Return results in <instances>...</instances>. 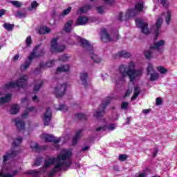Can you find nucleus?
Listing matches in <instances>:
<instances>
[{
    "instance_id": "obj_32",
    "label": "nucleus",
    "mask_w": 177,
    "mask_h": 177,
    "mask_svg": "<svg viewBox=\"0 0 177 177\" xmlns=\"http://www.w3.org/2000/svg\"><path fill=\"white\" fill-rule=\"evenodd\" d=\"M75 118H77V120H81L82 121H86V120H88V117L84 113H76Z\"/></svg>"
},
{
    "instance_id": "obj_17",
    "label": "nucleus",
    "mask_w": 177,
    "mask_h": 177,
    "mask_svg": "<svg viewBox=\"0 0 177 177\" xmlns=\"http://www.w3.org/2000/svg\"><path fill=\"white\" fill-rule=\"evenodd\" d=\"M165 45V41L160 40L158 42L153 43V44L150 45V49H153V50H160L161 46Z\"/></svg>"
},
{
    "instance_id": "obj_14",
    "label": "nucleus",
    "mask_w": 177,
    "mask_h": 177,
    "mask_svg": "<svg viewBox=\"0 0 177 177\" xmlns=\"http://www.w3.org/2000/svg\"><path fill=\"white\" fill-rule=\"evenodd\" d=\"M101 41L102 42H110L111 41V37L109 32H107V30L106 28H102L101 30Z\"/></svg>"
},
{
    "instance_id": "obj_10",
    "label": "nucleus",
    "mask_w": 177,
    "mask_h": 177,
    "mask_svg": "<svg viewBox=\"0 0 177 177\" xmlns=\"http://www.w3.org/2000/svg\"><path fill=\"white\" fill-rule=\"evenodd\" d=\"M136 24L138 28L141 29L142 34H145V35L150 34V30H149V24L145 23L140 19H136Z\"/></svg>"
},
{
    "instance_id": "obj_30",
    "label": "nucleus",
    "mask_w": 177,
    "mask_h": 177,
    "mask_svg": "<svg viewBox=\"0 0 177 177\" xmlns=\"http://www.w3.org/2000/svg\"><path fill=\"white\" fill-rule=\"evenodd\" d=\"M139 95H140V90H139V86H136L134 87V94L131 97V100H135V99H137Z\"/></svg>"
},
{
    "instance_id": "obj_13",
    "label": "nucleus",
    "mask_w": 177,
    "mask_h": 177,
    "mask_svg": "<svg viewBox=\"0 0 177 177\" xmlns=\"http://www.w3.org/2000/svg\"><path fill=\"white\" fill-rule=\"evenodd\" d=\"M42 139L45 140V142L48 143H55V145L60 142V138H57L53 135L50 134H44L42 136Z\"/></svg>"
},
{
    "instance_id": "obj_40",
    "label": "nucleus",
    "mask_w": 177,
    "mask_h": 177,
    "mask_svg": "<svg viewBox=\"0 0 177 177\" xmlns=\"http://www.w3.org/2000/svg\"><path fill=\"white\" fill-rule=\"evenodd\" d=\"M11 3L15 6V8H21V6H23V3H21V2L19 1H12Z\"/></svg>"
},
{
    "instance_id": "obj_3",
    "label": "nucleus",
    "mask_w": 177,
    "mask_h": 177,
    "mask_svg": "<svg viewBox=\"0 0 177 177\" xmlns=\"http://www.w3.org/2000/svg\"><path fill=\"white\" fill-rule=\"evenodd\" d=\"M72 155L71 151H66L63 153H59L56 158H51L48 160H45L44 167L48 168L49 166L53 165L55 162L59 164V162H62V161H66V160H68Z\"/></svg>"
},
{
    "instance_id": "obj_58",
    "label": "nucleus",
    "mask_w": 177,
    "mask_h": 177,
    "mask_svg": "<svg viewBox=\"0 0 177 177\" xmlns=\"http://www.w3.org/2000/svg\"><path fill=\"white\" fill-rule=\"evenodd\" d=\"M27 117H28V111H25L22 114V118H27Z\"/></svg>"
},
{
    "instance_id": "obj_53",
    "label": "nucleus",
    "mask_w": 177,
    "mask_h": 177,
    "mask_svg": "<svg viewBox=\"0 0 177 177\" xmlns=\"http://www.w3.org/2000/svg\"><path fill=\"white\" fill-rule=\"evenodd\" d=\"M39 67V68H47L46 63H44V61L40 62Z\"/></svg>"
},
{
    "instance_id": "obj_22",
    "label": "nucleus",
    "mask_w": 177,
    "mask_h": 177,
    "mask_svg": "<svg viewBox=\"0 0 177 177\" xmlns=\"http://www.w3.org/2000/svg\"><path fill=\"white\" fill-rule=\"evenodd\" d=\"M19 111H20V106L17 104H13L10 109V113L12 115L17 114Z\"/></svg>"
},
{
    "instance_id": "obj_5",
    "label": "nucleus",
    "mask_w": 177,
    "mask_h": 177,
    "mask_svg": "<svg viewBox=\"0 0 177 177\" xmlns=\"http://www.w3.org/2000/svg\"><path fill=\"white\" fill-rule=\"evenodd\" d=\"M27 81H28V76L24 75L20 77L16 82H10L4 85L6 89L10 88H26L27 86Z\"/></svg>"
},
{
    "instance_id": "obj_36",
    "label": "nucleus",
    "mask_w": 177,
    "mask_h": 177,
    "mask_svg": "<svg viewBox=\"0 0 177 177\" xmlns=\"http://www.w3.org/2000/svg\"><path fill=\"white\" fill-rule=\"evenodd\" d=\"M154 73V68L153 67V64H149L147 68V75H150Z\"/></svg>"
},
{
    "instance_id": "obj_23",
    "label": "nucleus",
    "mask_w": 177,
    "mask_h": 177,
    "mask_svg": "<svg viewBox=\"0 0 177 177\" xmlns=\"http://www.w3.org/2000/svg\"><path fill=\"white\" fill-rule=\"evenodd\" d=\"M81 133H82V130H78L76 133H75V136L73 138L72 140V145L73 146H75L77 145V143H78V139H80V138H81Z\"/></svg>"
},
{
    "instance_id": "obj_25",
    "label": "nucleus",
    "mask_w": 177,
    "mask_h": 177,
    "mask_svg": "<svg viewBox=\"0 0 177 177\" xmlns=\"http://www.w3.org/2000/svg\"><path fill=\"white\" fill-rule=\"evenodd\" d=\"M72 26H73V20L68 21L64 26V31H65V32H71Z\"/></svg>"
},
{
    "instance_id": "obj_46",
    "label": "nucleus",
    "mask_w": 177,
    "mask_h": 177,
    "mask_svg": "<svg viewBox=\"0 0 177 177\" xmlns=\"http://www.w3.org/2000/svg\"><path fill=\"white\" fill-rule=\"evenodd\" d=\"M128 106H129V103L128 102H123L121 104L122 110H128Z\"/></svg>"
},
{
    "instance_id": "obj_21",
    "label": "nucleus",
    "mask_w": 177,
    "mask_h": 177,
    "mask_svg": "<svg viewBox=\"0 0 177 177\" xmlns=\"http://www.w3.org/2000/svg\"><path fill=\"white\" fill-rule=\"evenodd\" d=\"M80 80L84 88H88V73H81Z\"/></svg>"
},
{
    "instance_id": "obj_4",
    "label": "nucleus",
    "mask_w": 177,
    "mask_h": 177,
    "mask_svg": "<svg viewBox=\"0 0 177 177\" xmlns=\"http://www.w3.org/2000/svg\"><path fill=\"white\" fill-rule=\"evenodd\" d=\"M79 44H80V46L84 48L88 52H90L91 59L93 60L94 63H100L102 62V58L99 57V56L96 55L93 53V46L89 44V41L84 38H79Z\"/></svg>"
},
{
    "instance_id": "obj_24",
    "label": "nucleus",
    "mask_w": 177,
    "mask_h": 177,
    "mask_svg": "<svg viewBox=\"0 0 177 177\" xmlns=\"http://www.w3.org/2000/svg\"><path fill=\"white\" fill-rule=\"evenodd\" d=\"M138 13L136 12V10L135 8H130L126 12V17L129 19L131 17H135Z\"/></svg>"
},
{
    "instance_id": "obj_55",
    "label": "nucleus",
    "mask_w": 177,
    "mask_h": 177,
    "mask_svg": "<svg viewBox=\"0 0 177 177\" xmlns=\"http://www.w3.org/2000/svg\"><path fill=\"white\" fill-rule=\"evenodd\" d=\"M108 129H109V131H114V129H115V124H109V126L108 127Z\"/></svg>"
},
{
    "instance_id": "obj_54",
    "label": "nucleus",
    "mask_w": 177,
    "mask_h": 177,
    "mask_svg": "<svg viewBox=\"0 0 177 177\" xmlns=\"http://www.w3.org/2000/svg\"><path fill=\"white\" fill-rule=\"evenodd\" d=\"M0 177H13V175L10 174H3V173H0Z\"/></svg>"
},
{
    "instance_id": "obj_19",
    "label": "nucleus",
    "mask_w": 177,
    "mask_h": 177,
    "mask_svg": "<svg viewBox=\"0 0 177 177\" xmlns=\"http://www.w3.org/2000/svg\"><path fill=\"white\" fill-rule=\"evenodd\" d=\"M0 93V96H1ZM12 100V94L8 93L5 95V97H0V104H3L5 103H9Z\"/></svg>"
},
{
    "instance_id": "obj_26",
    "label": "nucleus",
    "mask_w": 177,
    "mask_h": 177,
    "mask_svg": "<svg viewBox=\"0 0 177 177\" xmlns=\"http://www.w3.org/2000/svg\"><path fill=\"white\" fill-rule=\"evenodd\" d=\"M58 73H67L70 71V66L68 65H62L61 67L57 68Z\"/></svg>"
},
{
    "instance_id": "obj_28",
    "label": "nucleus",
    "mask_w": 177,
    "mask_h": 177,
    "mask_svg": "<svg viewBox=\"0 0 177 177\" xmlns=\"http://www.w3.org/2000/svg\"><path fill=\"white\" fill-rule=\"evenodd\" d=\"M91 9H92V6L91 4H87L81 7L79 10L81 13H86V12H88V10H91Z\"/></svg>"
},
{
    "instance_id": "obj_44",
    "label": "nucleus",
    "mask_w": 177,
    "mask_h": 177,
    "mask_svg": "<svg viewBox=\"0 0 177 177\" xmlns=\"http://www.w3.org/2000/svg\"><path fill=\"white\" fill-rule=\"evenodd\" d=\"M19 153H20L19 151H11V152H9L10 158H15V157H16Z\"/></svg>"
},
{
    "instance_id": "obj_18",
    "label": "nucleus",
    "mask_w": 177,
    "mask_h": 177,
    "mask_svg": "<svg viewBox=\"0 0 177 177\" xmlns=\"http://www.w3.org/2000/svg\"><path fill=\"white\" fill-rule=\"evenodd\" d=\"M89 21V18L85 16H80L76 21V26H85Z\"/></svg>"
},
{
    "instance_id": "obj_45",
    "label": "nucleus",
    "mask_w": 177,
    "mask_h": 177,
    "mask_svg": "<svg viewBox=\"0 0 177 177\" xmlns=\"http://www.w3.org/2000/svg\"><path fill=\"white\" fill-rule=\"evenodd\" d=\"M128 158V155L127 154H121L118 157L119 161H125Z\"/></svg>"
},
{
    "instance_id": "obj_20",
    "label": "nucleus",
    "mask_w": 177,
    "mask_h": 177,
    "mask_svg": "<svg viewBox=\"0 0 177 177\" xmlns=\"http://www.w3.org/2000/svg\"><path fill=\"white\" fill-rule=\"evenodd\" d=\"M47 148L48 147L46 145L39 146L38 145V142H35L34 145H30V149H32V150H36V151H41V150H46Z\"/></svg>"
},
{
    "instance_id": "obj_33",
    "label": "nucleus",
    "mask_w": 177,
    "mask_h": 177,
    "mask_svg": "<svg viewBox=\"0 0 177 177\" xmlns=\"http://www.w3.org/2000/svg\"><path fill=\"white\" fill-rule=\"evenodd\" d=\"M42 85H44V82L41 81L39 84H35L33 87L34 93H37L41 88H42Z\"/></svg>"
},
{
    "instance_id": "obj_8",
    "label": "nucleus",
    "mask_w": 177,
    "mask_h": 177,
    "mask_svg": "<svg viewBox=\"0 0 177 177\" xmlns=\"http://www.w3.org/2000/svg\"><path fill=\"white\" fill-rule=\"evenodd\" d=\"M64 49H66V46L57 44V38H53L51 41V48L50 49V52L60 53L64 52Z\"/></svg>"
},
{
    "instance_id": "obj_41",
    "label": "nucleus",
    "mask_w": 177,
    "mask_h": 177,
    "mask_svg": "<svg viewBox=\"0 0 177 177\" xmlns=\"http://www.w3.org/2000/svg\"><path fill=\"white\" fill-rule=\"evenodd\" d=\"M26 44L28 48H30V46H31V44H32V39H31V36H29L26 38Z\"/></svg>"
},
{
    "instance_id": "obj_42",
    "label": "nucleus",
    "mask_w": 177,
    "mask_h": 177,
    "mask_svg": "<svg viewBox=\"0 0 177 177\" xmlns=\"http://www.w3.org/2000/svg\"><path fill=\"white\" fill-rule=\"evenodd\" d=\"M28 174H29V175H34V176L37 177L38 176V174H41V171L34 169L30 170Z\"/></svg>"
},
{
    "instance_id": "obj_48",
    "label": "nucleus",
    "mask_w": 177,
    "mask_h": 177,
    "mask_svg": "<svg viewBox=\"0 0 177 177\" xmlns=\"http://www.w3.org/2000/svg\"><path fill=\"white\" fill-rule=\"evenodd\" d=\"M70 12H71V7H68L67 9H65L63 10L62 15V16H67V15H68V13H70Z\"/></svg>"
},
{
    "instance_id": "obj_47",
    "label": "nucleus",
    "mask_w": 177,
    "mask_h": 177,
    "mask_svg": "<svg viewBox=\"0 0 177 177\" xmlns=\"http://www.w3.org/2000/svg\"><path fill=\"white\" fill-rule=\"evenodd\" d=\"M10 158V155H9V152H6V155L3 156V162H6V161H8Z\"/></svg>"
},
{
    "instance_id": "obj_2",
    "label": "nucleus",
    "mask_w": 177,
    "mask_h": 177,
    "mask_svg": "<svg viewBox=\"0 0 177 177\" xmlns=\"http://www.w3.org/2000/svg\"><path fill=\"white\" fill-rule=\"evenodd\" d=\"M41 48V44H39L35 47L33 49L32 53H30V56L28 57V60H26L23 65L21 66V70L24 71L30 66H31V63H32V59H35V57H43L45 56V48H41L40 50L38 51V49Z\"/></svg>"
},
{
    "instance_id": "obj_37",
    "label": "nucleus",
    "mask_w": 177,
    "mask_h": 177,
    "mask_svg": "<svg viewBox=\"0 0 177 177\" xmlns=\"http://www.w3.org/2000/svg\"><path fill=\"white\" fill-rule=\"evenodd\" d=\"M157 70L160 73V74H167L168 73V69L165 68V67L160 66H157Z\"/></svg>"
},
{
    "instance_id": "obj_11",
    "label": "nucleus",
    "mask_w": 177,
    "mask_h": 177,
    "mask_svg": "<svg viewBox=\"0 0 177 177\" xmlns=\"http://www.w3.org/2000/svg\"><path fill=\"white\" fill-rule=\"evenodd\" d=\"M161 26H162V18H159L157 19L156 24L152 26V28L154 30V41H157V39H158Z\"/></svg>"
},
{
    "instance_id": "obj_15",
    "label": "nucleus",
    "mask_w": 177,
    "mask_h": 177,
    "mask_svg": "<svg viewBox=\"0 0 177 177\" xmlns=\"http://www.w3.org/2000/svg\"><path fill=\"white\" fill-rule=\"evenodd\" d=\"M131 56V53L127 52L125 50H121L118 52L117 54L113 56V59H118V57H123L124 59H129Z\"/></svg>"
},
{
    "instance_id": "obj_63",
    "label": "nucleus",
    "mask_w": 177,
    "mask_h": 177,
    "mask_svg": "<svg viewBox=\"0 0 177 177\" xmlns=\"http://www.w3.org/2000/svg\"><path fill=\"white\" fill-rule=\"evenodd\" d=\"M151 111V109H144L142 111L143 114H149V113Z\"/></svg>"
},
{
    "instance_id": "obj_57",
    "label": "nucleus",
    "mask_w": 177,
    "mask_h": 177,
    "mask_svg": "<svg viewBox=\"0 0 177 177\" xmlns=\"http://www.w3.org/2000/svg\"><path fill=\"white\" fill-rule=\"evenodd\" d=\"M131 93H132V91L127 89L126 93L124 95V97H128Z\"/></svg>"
},
{
    "instance_id": "obj_12",
    "label": "nucleus",
    "mask_w": 177,
    "mask_h": 177,
    "mask_svg": "<svg viewBox=\"0 0 177 177\" xmlns=\"http://www.w3.org/2000/svg\"><path fill=\"white\" fill-rule=\"evenodd\" d=\"M50 121H52V110L50 108H48L44 113L43 122L44 127H49Z\"/></svg>"
},
{
    "instance_id": "obj_49",
    "label": "nucleus",
    "mask_w": 177,
    "mask_h": 177,
    "mask_svg": "<svg viewBox=\"0 0 177 177\" xmlns=\"http://www.w3.org/2000/svg\"><path fill=\"white\" fill-rule=\"evenodd\" d=\"M96 10L98 13H100V15H103L104 12V7L103 6L96 7Z\"/></svg>"
},
{
    "instance_id": "obj_50",
    "label": "nucleus",
    "mask_w": 177,
    "mask_h": 177,
    "mask_svg": "<svg viewBox=\"0 0 177 177\" xmlns=\"http://www.w3.org/2000/svg\"><path fill=\"white\" fill-rule=\"evenodd\" d=\"M68 59V57L66 55H62L58 58V60L59 62H67Z\"/></svg>"
},
{
    "instance_id": "obj_38",
    "label": "nucleus",
    "mask_w": 177,
    "mask_h": 177,
    "mask_svg": "<svg viewBox=\"0 0 177 177\" xmlns=\"http://www.w3.org/2000/svg\"><path fill=\"white\" fill-rule=\"evenodd\" d=\"M143 8H145V6H143V3H138L136 4L134 9L136 10H138V12H142L143 10Z\"/></svg>"
},
{
    "instance_id": "obj_51",
    "label": "nucleus",
    "mask_w": 177,
    "mask_h": 177,
    "mask_svg": "<svg viewBox=\"0 0 177 177\" xmlns=\"http://www.w3.org/2000/svg\"><path fill=\"white\" fill-rule=\"evenodd\" d=\"M55 62H56L55 60L53 59L51 61H49V62H46V67L47 68L48 67H53L54 66Z\"/></svg>"
},
{
    "instance_id": "obj_64",
    "label": "nucleus",
    "mask_w": 177,
    "mask_h": 177,
    "mask_svg": "<svg viewBox=\"0 0 177 177\" xmlns=\"http://www.w3.org/2000/svg\"><path fill=\"white\" fill-rule=\"evenodd\" d=\"M89 150L88 146H85L84 148L82 149V151H88Z\"/></svg>"
},
{
    "instance_id": "obj_31",
    "label": "nucleus",
    "mask_w": 177,
    "mask_h": 177,
    "mask_svg": "<svg viewBox=\"0 0 177 177\" xmlns=\"http://www.w3.org/2000/svg\"><path fill=\"white\" fill-rule=\"evenodd\" d=\"M22 142L23 138L19 137L14 140V142H12V146H14V147H19V146H20V145H21Z\"/></svg>"
},
{
    "instance_id": "obj_29",
    "label": "nucleus",
    "mask_w": 177,
    "mask_h": 177,
    "mask_svg": "<svg viewBox=\"0 0 177 177\" xmlns=\"http://www.w3.org/2000/svg\"><path fill=\"white\" fill-rule=\"evenodd\" d=\"M50 28L46 26H42L39 29V34H49L50 32Z\"/></svg>"
},
{
    "instance_id": "obj_27",
    "label": "nucleus",
    "mask_w": 177,
    "mask_h": 177,
    "mask_svg": "<svg viewBox=\"0 0 177 177\" xmlns=\"http://www.w3.org/2000/svg\"><path fill=\"white\" fill-rule=\"evenodd\" d=\"M153 50H154V49H151L149 46V49L144 51V55L147 60H150V59L153 57Z\"/></svg>"
},
{
    "instance_id": "obj_59",
    "label": "nucleus",
    "mask_w": 177,
    "mask_h": 177,
    "mask_svg": "<svg viewBox=\"0 0 177 177\" xmlns=\"http://www.w3.org/2000/svg\"><path fill=\"white\" fill-rule=\"evenodd\" d=\"M123 16H124V15L122 14V12H120L118 17V20H119V21H122Z\"/></svg>"
},
{
    "instance_id": "obj_56",
    "label": "nucleus",
    "mask_w": 177,
    "mask_h": 177,
    "mask_svg": "<svg viewBox=\"0 0 177 177\" xmlns=\"http://www.w3.org/2000/svg\"><path fill=\"white\" fill-rule=\"evenodd\" d=\"M38 3H37V1H34L33 2H32V3H31V8L32 9H34V8H37V6H38Z\"/></svg>"
},
{
    "instance_id": "obj_35",
    "label": "nucleus",
    "mask_w": 177,
    "mask_h": 177,
    "mask_svg": "<svg viewBox=\"0 0 177 177\" xmlns=\"http://www.w3.org/2000/svg\"><path fill=\"white\" fill-rule=\"evenodd\" d=\"M149 75H151L149 81H151L152 82L156 81V80H158V78H160V75L157 73L153 72V73H151Z\"/></svg>"
},
{
    "instance_id": "obj_61",
    "label": "nucleus",
    "mask_w": 177,
    "mask_h": 177,
    "mask_svg": "<svg viewBox=\"0 0 177 177\" xmlns=\"http://www.w3.org/2000/svg\"><path fill=\"white\" fill-rule=\"evenodd\" d=\"M161 3L164 8H168V5H167V0H161Z\"/></svg>"
},
{
    "instance_id": "obj_60",
    "label": "nucleus",
    "mask_w": 177,
    "mask_h": 177,
    "mask_svg": "<svg viewBox=\"0 0 177 177\" xmlns=\"http://www.w3.org/2000/svg\"><path fill=\"white\" fill-rule=\"evenodd\" d=\"M17 15L19 16V17H26V14L21 12V11H18Z\"/></svg>"
},
{
    "instance_id": "obj_9",
    "label": "nucleus",
    "mask_w": 177,
    "mask_h": 177,
    "mask_svg": "<svg viewBox=\"0 0 177 177\" xmlns=\"http://www.w3.org/2000/svg\"><path fill=\"white\" fill-rule=\"evenodd\" d=\"M67 83H64L55 87L54 91L55 97H57V99H60V97L64 96L66 91H67Z\"/></svg>"
},
{
    "instance_id": "obj_62",
    "label": "nucleus",
    "mask_w": 177,
    "mask_h": 177,
    "mask_svg": "<svg viewBox=\"0 0 177 177\" xmlns=\"http://www.w3.org/2000/svg\"><path fill=\"white\" fill-rule=\"evenodd\" d=\"M6 12V10L3 9L0 10V17H2V16H3Z\"/></svg>"
},
{
    "instance_id": "obj_1",
    "label": "nucleus",
    "mask_w": 177,
    "mask_h": 177,
    "mask_svg": "<svg viewBox=\"0 0 177 177\" xmlns=\"http://www.w3.org/2000/svg\"><path fill=\"white\" fill-rule=\"evenodd\" d=\"M135 63L131 61L128 66L127 65L122 64L119 66V73L121 75L122 78L129 77L130 82H133L136 78L142 77L143 71L140 69H136Z\"/></svg>"
},
{
    "instance_id": "obj_39",
    "label": "nucleus",
    "mask_w": 177,
    "mask_h": 177,
    "mask_svg": "<svg viewBox=\"0 0 177 177\" xmlns=\"http://www.w3.org/2000/svg\"><path fill=\"white\" fill-rule=\"evenodd\" d=\"M165 21L168 25H169V23H171V10H167V15L165 17Z\"/></svg>"
},
{
    "instance_id": "obj_6",
    "label": "nucleus",
    "mask_w": 177,
    "mask_h": 177,
    "mask_svg": "<svg viewBox=\"0 0 177 177\" xmlns=\"http://www.w3.org/2000/svg\"><path fill=\"white\" fill-rule=\"evenodd\" d=\"M111 102V97H106L100 105L98 111L94 114V117L96 118H102L104 115L105 110L107 109V106Z\"/></svg>"
},
{
    "instance_id": "obj_34",
    "label": "nucleus",
    "mask_w": 177,
    "mask_h": 177,
    "mask_svg": "<svg viewBox=\"0 0 177 177\" xmlns=\"http://www.w3.org/2000/svg\"><path fill=\"white\" fill-rule=\"evenodd\" d=\"M3 27L8 31H13V29L15 28V24L5 23L3 25Z\"/></svg>"
},
{
    "instance_id": "obj_43",
    "label": "nucleus",
    "mask_w": 177,
    "mask_h": 177,
    "mask_svg": "<svg viewBox=\"0 0 177 177\" xmlns=\"http://www.w3.org/2000/svg\"><path fill=\"white\" fill-rule=\"evenodd\" d=\"M57 110H59L60 111H67V110H68V107L64 104H60L59 107L57 109Z\"/></svg>"
},
{
    "instance_id": "obj_7",
    "label": "nucleus",
    "mask_w": 177,
    "mask_h": 177,
    "mask_svg": "<svg viewBox=\"0 0 177 177\" xmlns=\"http://www.w3.org/2000/svg\"><path fill=\"white\" fill-rule=\"evenodd\" d=\"M71 164H73L71 159H68L67 162L65 160V161H62V162L57 163L55 165L54 168L48 174V176L50 177L55 176V174H56V172H59V171H61L64 165V167H66V168H70V167L71 166Z\"/></svg>"
},
{
    "instance_id": "obj_52",
    "label": "nucleus",
    "mask_w": 177,
    "mask_h": 177,
    "mask_svg": "<svg viewBox=\"0 0 177 177\" xmlns=\"http://www.w3.org/2000/svg\"><path fill=\"white\" fill-rule=\"evenodd\" d=\"M156 106H160V104H162V100L160 97H157L156 100Z\"/></svg>"
},
{
    "instance_id": "obj_16",
    "label": "nucleus",
    "mask_w": 177,
    "mask_h": 177,
    "mask_svg": "<svg viewBox=\"0 0 177 177\" xmlns=\"http://www.w3.org/2000/svg\"><path fill=\"white\" fill-rule=\"evenodd\" d=\"M15 122V127H17V131H24L26 129V123L24 121L20 120L17 118L13 120Z\"/></svg>"
}]
</instances>
